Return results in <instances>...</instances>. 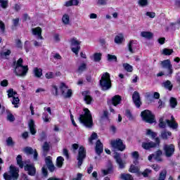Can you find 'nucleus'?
Listing matches in <instances>:
<instances>
[{
	"mask_svg": "<svg viewBox=\"0 0 180 180\" xmlns=\"http://www.w3.org/2000/svg\"><path fill=\"white\" fill-rule=\"evenodd\" d=\"M84 113L81 114L78 118L79 122L87 127V129H92L94 126V119L92 118V114L88 108L83 109Z\"/></svg>",
	"mask_w": 180,
	"mask_h": 180,
	"instance_id": "f257e3e1",
	"label": "nucleus"
},
{
	"mask_svg": "<svg viewBox=\"0 0 180 180\" xmlns=\"http://www.w3.org/2000/svg\"><path fill=\"white\" fill-rule=\"evenodd\" d=\"M100 86L103 91H109L112 88V80L110 79V74L106 72L103 74L99 81Z\"/></svg>",
	"mask_w": 180,
	"mask_h": 180,
	"instance_id": "f03ea898",
	"label": "nucleus"
},
{
	"mask_svg": "<svg viewBox=\"0 0 180 180\" xmlns=\"http://www.w3.org/2000/svg\"><path fill=\"white\" fill-rule=\"evenodd\" d=\"M141 117H142V120L146 123H149L150 124H153V123H155V115L153 114V112L150 110H145L141 112Z\"/></svg>",
	"mask_w": 180,
	"mask_h": 180,
	"instance_id": "7ed1b4c3",
	"label": "nucleus"
},
{
	"mask_svg": "<svg viewBox=\"0 0 180 180\" xmlns=\"http://www.w3.org/2000/svg\"><path fill=\"white\" fill-rule=\"evenodd\" d=\"M5 180H16L19 178V169L15 167L10 166V174L5 172L4 174Z\"/></svg>",
	"mask_w": 180,
	"mask_h": 180,
	"instance_id": "20e7f679",
	"label": "nucleus"
},
{
	"mask_svg": "<svg viewBox=\"0 0 180 180\" xmlns=\"http://www.w3.org/2000/svg\"><path fill=\"white\" fill-rule=\"evenodd\" d=\"M110 145L112 148L117 150V151H124L126 150V145L123 143V140L119 138L111 141Z\"/></svg>",
	"mask_w": 180,
	"mask_h": 180,
	"instance_id": "39448f33",
	"label": "nucleus"
},
{
	"mask_svg": "<svg viewBox=\"0 0 180 180\" xmlns=\"http://www.w3.org/2000/svg\"><path fill=\"white\" fill-rule=\"evenodd\" d=\"M85 158H86V150L85 149V147L82 146L79 148V152L77 158L78 168L82 165Z\"/></svg>",
	"mask_w": 180,
	"mask_h": 180,
	"instance_id": "423d86ee",
	"label": "nucleus"
},
{
	"mask_svg": "<svg viewBox=\"0 0 180 180\" xmlns=\"http://www.w3.org/2000/svg\"><path fill=\"white\" fill-rule=\"evenodd\" d=\"M155 140V142L150 141V142H143V143H142V148L144 150H150L151 148H159L160 144L161 143V141L160 140V138L156 137Z\"/></svg>",
	"mask_w": 180,
	"mask_h": 180,
	"instance_id": "0eeeda50",
	"label": "nucleus"
},
{
	"mask_svg": "<svg viewBox=\"0 0 180 180\" xmlns=\"http://www.w3.org/2000/svg\"><path fill=\"white\" fill-rule=\"evenodd\" d=\"M13 72L17 77H26L27 72H29V66L25 65L22 67L15 68Z\"/></svg>",
	"mask_w": 180,
	"mask_h": 180,
	"instance_id": "6e6552de",
	"label": "nucleus"
},
{
	"mask_svg": "<svg viewBox=\"0 0 180 180\" xmlns=\"http://www.w3.org/2000/svg\"><path fill=\"white\" fill-rule=\"evenodd\" d=\"M160 65L164 70H167V75H172L174 73V69H172V64L171 63V60L166 59L160 61Z\"/></svg>",
	"mask_w": 180,
	"mask_h": 180,
	"instance_id": "1a4fd4ad",
	"label": "nucleus"
},
{
	"mask_svg": "<svg viewBox=\"0 0 180 180\" xmlns=\"http://www.w3.org/2000/svg\"><path fill=\"white\" fill-rule=\"evenodd\" d=\"M70 43L71 46H74L71 49L72 53L76 56H78V53H79V51L81 50V41L77 40V38H72L70 40Z\"/></svg>",
	"mask_w": 180,
	"mask_h": 180,
	"instance_id": "9d476101",
	"label": "nucleus"
},
{
	"mask_svg": "<svg viewBox=\"0 0 180 180\" xmlns=\"http://www.w3.org/2000/svg\"><path fill=\"white\" fill-rule=\"evenodd\" d=\"M163 150L166 157H167V158H169V157H172V155H174V153H175V146L174 144H165L163 146Z\"/></svg>",
	"mask_w": 180,
	"mask_h": 180,
	"instance_id": "9b49d317",
	"label": "nucleus"
},
{
	"mask_svg": "<svg viewBox=\"0 0 180 180\" xmlns=\"http://www.w3.org/2000/svg\"><path fill=\"white\" fill-rule=\"evenodd\" d=\"M132 101L138 109L140 108L143 103L141 102V98H140V94L139 91H134L132 94Z\"/></svg>",
	"mask_w": 180,
	"mask_h": 180,
	"instance_id": "f8f14e48",
	"label": "nucleus"
},
{
	"mask_svg": "<svg viewBox=\"0 0 180 180\" xmlns=\"http://www.w3.org/2000/svg\"><path fill=\"white\" fill-rule=\"evenodd\" d=\"M24 151L26 154H27V155H32L34 154V161H37V158L39 157L37 150H33L32 147L27 146L24 148Z\"/></svg>",
	"mask_w": 180,
	"mask_h": 180,
	"instance_id": "ddd939ff",
	"label": "nucleus"
},
{
	"mask_svg": "<svg viewBox=\"0 0 180 180\" xmlns=\"http://www.w3.org/2000/svg\"><path fill=\"white\" fill-rule=\"evenodd\" d=\"M25 171H27L28 175L34 176L36 175V167L33 165H26L24 167Z\"/></svg>",
	"mask_w": 180,
	"mask_h": 180,
	"instance_id": "4468645a",
	"label": "nucleus"
},
{
	"mask_svg": "<svg viewBox=\"0 0 180 180\" xmlns=\"http://www.w3.org/2000/svg\"><path fill=\"white\" fill-rule=\"evenodd\" d=\"M89 91H85L82 93V96H84V101L86 103V105H91L92 102H94V98L89 95Z\"/></svg>",
	"mask_w": 180,
	"mask_h": 180,
	"instance_id": "2eb2a0df",
	"label": "nucleus"
},
{
	"mask_svg": "<svg viewBox=\"0 0 180 180\" xmlns=\"http://www.w3.org/2000/svg\"><path fill=\"white\" fill-rule=\"evenodd\" d=\"M115 160H116V162L119 165V168L120 169H123L126 166L124 165V162L122 160V158H120V154L118 153H116L115 155L114 156Z\"/></svg>",
	"mask_w": 180,
	"mask_h": 180,
	"instance_id": "dca6fc26",
	"label": "nucleus"
},
{
	"mask_svg": "<svg viewBox=\"0 0 180 180\" xmlns=\"http://www.w3.org/2000/svg\"><path fill=\"white\" fill-rule=\"evenodd\" d=\"M32 34L34 36H37V39H40V40H43L44 38H43V36L41 35V27H37L35 28H32Z\"/></svg>",
	"mask_w": 180,
	"mask_h": 180,
	"instance_id": "f3484780",
	"label": "nucleus"
},
{
	"mask_svg": "<svg viewBox=\"0 0 180 180\" xmlns=\"http://www.w3.org/2000/svg\"><path fill=\"white\" fill-rule=\"evenodd\" d=\"M96 153L98 155H101L103 153V144L101 142V140L96 142Z\"/></svg>",
	"mask_w": 180,
	"mask_h": 180,
	"instance_id": "a211bd4d",
	"label": "nucleus"
},
{
	"mask_svg": "<svg viewBox=\"0 0 180 180\" xmlns=\"http://www.w3.org/2000/svg\"><path fill=\"white\" fill-rule=\"evenodd\" d=\"M28 126L31 134H32V136H34V134L37 133V131L36 130V124H34V120L33 119L30 120Z\"/></svg>",
	"mask_w": 180,
	"mask_h": 180,
	"instance_id": "6ab92c4d",
	"label": "nucleus"
},
{
	"mask_svg": "<svg viewBox=\"0 0 180 180\" xmlns=\"http://www.w3.org/2000/svg\"><path fill=\"white\" fill-rule=\"evenodd\" d=\"M122 103V96L120 95L114 96L111 99V103L113 106H117Z\"/></svg>",
	"mask_w": 180,
	"mask_h": 180,
	"instance_id": "aec40b11",
	"label": "nucleus"
},
{
	"mask_svg": "<svg viewBox=\"0 0 180 180\" xmlns=\"http://www.w3.org/2000/svg\"><path fill=\"white\" fill-rule=\"evenodd\" d=\"M165 122L167 126L170 127V129H172L173 130H176V129H178V122H176V121L166 120Z\"/></svg>",
	"mask_w": 180,
	"mask_h": 180,
	"instance_id": "412c9836",
	"label": "nucleus"
},
{
	"mask_svg": "<svg viewBox=\"0 0 180 180\" xmlns=\"http://www.w3.org/2000/svg\"><path fill=\"white\" fill-rule=\"evenodd\" d=\"M141 36L145 39H148V40H151L154 36V34H153L151 32L143 31L141 32Z\"/></svg>",
	"mask_w": 180,
	"mask_h": 180,
	"instance_id": "4be33fe9",
	"label": "nucleus"
},
{
	"mask_svg": "<svg viewBox=\"0 0 180 180\" xmlns=\"http://www.w3.org/2000/svg\"><path fill=\"white\" fill-rule=\"evenodd\" d=\"M79 4V1L78 0H69L65 1V6L66 8H69V6H77Z\"/></svg>",
	"mask_w": 180,
	"mask_h": 180,
	"instance_id": "5701e85b",
	"label": "nucleus"
},
{
	"mask_svg": "<svg viewBox=\"0 0 180 180\" xmlns=\"http://www.w3.org/2000/svg\"><path fill=\"white\" fill-rule=\"evenodd\" d=\"M124 39V37L123 36V34H119L118 35L115 36L114 41L116 43V44H122Z\"/></svg>",
	"mask_w": 180,
	"mask_h": 180,
	"instance_id": "b1692460",
	"label": "nucleus"
},
{
	"mask_svg": "<svg viewBox=\"0 0 180 180\" xmlns=\"http://www.w3.org/2000/svg\"><path fill=\"white\" fill-rule=\"evenodd\" d=\"M33 71L36 78H40L43 75V70L41 68H34Z\"/></svg>",
	"mask_w": 180,
	"mask_h": 180,
	"instance_id": "393cba45",
	"label": "nucleus"
},
{
	"mask_svg": "<svg viewBox=\"0 0 180 180\" xmlns=\"http://www.w3.org/2000/svg\"><path fill=\"white\" fill-rule=\"evenodd\" d=\"M131 157L134 159V164L137 165L139 164V158H140V154H139L138 151H134L131 153Z\"/></svg>",
	"mask_w": 180,
	"mask_h": 180,
	"instance_id": "a878e982",
	"label": "nucleus"
},
{
	"mask_svg": "<svg viewBox=\"0 0 180 180\" xmlns=\"http://www.w3.org/2000/svg\"><path fill=\"white\" fill-rule=\"evenodd\" d=\"M60 91H61L62 95L64 96L65 99L71 98V96H72V89H68L66 94H65V91H64V89H60Z\"/></svg>",
	"mask_w": 180,
	"mask_h": 180,
	"instance_id": "bb28decb",
	"label": "nucleus"
},
{
	"mask_svg": "<svg viewBox=\"0 0 180 180\" xmlns=\"http://www.w3.org/2000/svg\"><path fill=\"white\" fill-rule=\"evenodd\" d=\"M163 86L165 88V89H168V91H172V88H174V86L169 80H167L166 82H163Z\"/></svg>",
	"mask_w": 180,
	"mask_h": 180,
	"instance_id": "cd10ccee",
	"label": "nucleus"
},
{
	"mask_svg": "<svg viewBox=\"0 0 180 180\" xmlns=\"http://www.w3.org/2000/svg\"><path fill=\"white\" fill-rule=\"evenodd\" d=\"M64 164V158L63 156H58L56 159V165L58 168H62Z\"/></svg>",
	"mask_w": 180,
	"mask_h": 180,
	"instance_id": "c85d7f7f",
	"label": "nucleus"
},
{
	"mask_svg": "<svg viewBox=\"0 0 180 180\" xmlns=\"http://www.w3.org/2000/svg\"><path fill=\"white\" fill-rule=\"evenodd\" d=\"M120 179L122 180H134V179L133 178V176H131V174H124V173L121 174Z\"/></svg>",
	"mask_w": 180,
	"mask_h": 180,
	"instance_id": "c756f323",
	"label": "nucleus"
},
{
	"mask_svg": "<svg viewBox=\"0 0 180 180\" xmlns=\"http://www.w3.org/2000/svg\"><path fill=\"white\" fill-rule=\"evenodd\" d=\"M17 164L20 167V168H23L25 167V163L23 162V160H22V156L20 155H18L16 158Z\"/></svg>",
	"mask_w": 180,
	"mask_h": 180,
	"instance_id": "7c9ffc66",
	"label": "nucleus"
},
{
	"mask_svg": "<svg viewBox=\"0 0 180 180\" xmlns=\"http://www.w3.org/2000/svg\"><path fill=\"white\" fill-rule=\"evenodd\" d=\"M168 136H172V133H171V131H164L161 132V138L163 140H168Z\"/></svg>",
	"mask_w": 180,
	"mask_h": 180,
	"instance_id": "2f4dec72",
	"label": "nucleus"
},
{
	"mask_svg": "<svg viewBox=\"0 0 180 180\" xmlns=\"http://www.w3.org/2000/svg\"><path fill=\"white\" fill-rule=\"evenodd\" d=\"M42 120L45 123H50L51 122V117L47 114V112H43Z\"/></svg>",
	"mask_w": 180,
	"mask_h": 180,
	"instance_id": "473e14b6",
	"label": "nucleus"
},
{
	"mask_svg": "<svg viewBox=\"0 0 180 180\" xmlns=\"http://www.w3.org/2000/svg\"><path fill=\"white\" fill-rule=\"evenodd\" d=\"M172 53H174V49L165 48L162 50V54H163V56H171Z\"/></svg>",
	"mask_w": 180,
	"mask_h": 180,
	"instance_id": "72a5a7b5",
	"label": "nucleus"
},
{
	"mask_svg": "<svg viewBox=\"0 0 180 180\" xmlns=\"http://www.w3.org/2000/svg\"><path fill=\"white\" fill-rule=\"evenodd\" d=\"M122 67L124 68L125 71L127 72H133V66L129 63H123Z\"/></svg>",
	"mask_w": 180,
	"mask_h": 180,
	"instance_id": "f704fd0d",
	"label": "nucleus"
},
{
	"mask_svg": "<svg viewBox=\"0 0 180 180\" xmlns=\"http://www.w3.org/2000/svg\"><path fill=\"white\" fill-rule=\"evenodd\" d=\"M136 41H137L131 40L128 44V50L131 54L134 53V51L133 50V44H136Z\"/></svg>",
	"mask_w": 180,
	"mask_h": 180,
	"instance_id": "c9c22d12",
	"label": "nucleus"
},
{
	"mask_svg": "<svg viewBox=\"0 0 180 180\" xmlns=\"http://www.w3.org/2000/svg\"><path fill=\"white\" fill-rule=\"evenodd\" d=\"M170 106L172 109L176 108V105H178V101L176 98L172 97L169 101Z\"/></svg>",
	"mask_w": 180,
	"mask_h": 180,
	"instance_id": "e433bc0d",
	"label": "nucleus"
},
{
	"mask_svg": "<svg viewBox=\"0 0 180 180\" xmlns=\"http://www.w3.org/2000/svg\"><path fill=\"white\" fill-rule=\"evenodd\" d=\"M62 22L64 25H70V15L64 14L62 17Z\"/></svg>",
	"mask_w": 180,
	"mask_h": 180,
	"instance_id": "4c0bfd02",
	"label": "nucleus"
},
{
	"mask_svg": "<svg viewBox=\"0 0 180 180\" xmlns=\"http://www.w3.org/2000/svg\"><path fill=\"white\" fill-rule=\"evenodd\" d=\"M108 61H110V63H117V57L115 55L108 54L107 55Z\"/></svg>",
	"mask_w": 180,
	"mask_h": 180,
	"instance_id": "58836bf2",
	"label": "nucleus"
},
{
	"mask_svg": "<svg viewBox=\"0 0 180 180\" xmlns=\"http://www.w3.org/2000/svg\"><path fill=\"white\" fill-rule=\"evenodd\" d=\"M161 155H162V151L161 150H158L155 152V160L157 161H162V159H161Z\"/></svg>",
	"mask_w": 180,
	"mask_h": 180,
	"instance_id": "ea45409f",
	"label": "nucleus"
},
{
	"mask_svg": "<svg viewBox=\"0 0 180 180\" xmlns=\"http://www.w3.org/2000/svg\"><path fill=\"white\" fill-rule=\"evenodd\" d=\"M165 178H167V170L163 169L160 172L159 174L158 180H165Z\"/></svg>",
	"mask_w": 180,
	"mask_h": 180,
	"instance_id": "a19ab883",
	"label": "nucleus"
},
{
	"mask_svg": "<svg viewBox=\"0 0 180 180\" xmlns=\"http://www.w3.org/2000/svg\"><path fill=\"white\" fill-rule=\"evenodd\" d=\"M94 61L96 63H98V62L101 61L102 60V53H95L94 54Z\"/></svg>",
	"mask_w": 180,
	"mask_h": 180,
	"instance_id": "79ce46f5",
	"label": "nucleus"
},
{
	"mask_svg": "<svg viewBox=\"0 0 180 180\" xmlns=\"http://www.w3.org/2000/svg\"><path fill=\"white\" fill-rule=\"evenodd\" d=\"M8 98H15V95L18 94V92L13 91V89H10L7 91Z\"/></svg>",
	"mask_w": 180,
	"mask_h": 180,
	"instance_id": "37998d69",
	"label": "nucleus"
},
{
	"mask_svg": "<svg viewBox=\"0 0 180 180\" xmlns=\"http://www.w3.org/2000/svg\"><path fill=\"white\" fill-rule=\"evenodd\" d=\"M125 116H127L129 120H134V117H133V114H131V111L127 109L125 110Z\"/></svg>",
	"mask_w": 180,
	"mask_h": 180,
	"instance_id": "c03bdc74",
	"label": "nucleus"
},
{
	"mask_svg": "<svg viewBox=\"0 0 180 180\" xmlns=\"http://www.w3.org/2000/svg\"><path fill=\"white\" fill-rule=\"evenodd\" d=\"M0 5L2 9H6L9 6L8 0H0Z\"/></svg>",
	"mask_w": 180,
	"mask_h": 180,
	"instance_id": "a18cd8bd",
	"label": "nucleus"
},
{
	"mask_svg": "<svg viewBox=\"0 0 180 180\" xmlns=\"http://www.w3.org/2000/svg\"><path fill=\"white\" fill-rule=\"evenodd\" d=\"M158 126L160 129H165V127H167V122H164V118H160L159 120Z\"/></svg>",
	"mask_w": 180,
	"mask_h": 180,
	"instance_id": "49530a36",
	"label": "nucleus"
},
{
	"mask_svg": "<svg viewBox=\"0 0 180 180\" xmlns=\"http://www.w3.org/2000/svg\"><path fill=\"white\" fill-rule=\"evenodd\" d=\"M85 70H86V63H81V65L79 66V68L77 69V72H84V71H85Z\"/></svg>",
	"mask_w": 180,
	"mask_h": 180,
	"instance_id": "de8ad7c7",
	"label": "nucleus"
},
{
	"mask_svg": "<svg viewBox=\"0 0 180 180\" xmlns=\"http://www.w3.org/2000/svg\"><path fill=\"white\" fill-rule=\"evenodd\" d=\"M19 102H20L19 97H13L12 104L14 105V108H19V105H18Z\"/></svg>",
	"mask_w": 180,
	"mask_h": 180,
	"instance_id": "09e8293b",
	"label": "nucleus"
},
{
	"mask_svg": "<svg viewBox=\"0 0 180 180\" xmlns=\"http://www.w3.org/2000/svg\"><path fill=\"white\" fill-rule=\"evenodd\" d=\"M129 172H131L132 174H136L139 172V168L137 167V166L131 165L129 168Z\"/></svg>",
	"mask_w": 180,
	"mask_h": 180,
	"instance_id": "8fccbe9b",
	"label": "nucleus"
},
{
	"mask_svg": "<svg viewBox=\"0 0 180 180\" xmlns=\"http://www.w3.org/2000/svg\"><path fill=\"white\" fill-rule=\"evenodd\" d=\"M146 136H151L152 139L157 137V133L153 131L151 129H147Z\"/></svg>",
	"mask_w": 180,
	"mask_h": 180,
	"instance_id": "3c124183",
	"label": "nucleus"
},
{
	"mask_svg": "<svg viewBox=\"0 0 180 180\" xmlns=\"http://www.w3.org/2000/svg\"><path fill=\"white\" fill-rule=\"evenodd\" d=\"M43 150H44L45 153H49V151H50V145L49 144V142L45 141V142L44 143Z\"/></svg>",
	"mask_w": 180,
	"mask_h": 180,
	"instance_id": "603ef678",
	"label": "nucleus"
},
{
	"mask_svg": "<svg viewBox=\"0 0 180 180\" xmlns=\"http://www.w3.org/2000/svg\"><path fill=\"white\" fill-rule=\"evenodd\" d=\"M96 139H98V134L97 133H92L91 136L89 139V143H91V144H92V141H94V140H96Z\"/></svg>",
	"mask_w": 180,
	"mask_h": 180,
	"instance_id": "864d4df0",
	"label": "nucleus"
},
{
	"mask_svg": "<svg viewBox=\"0 0 180 180\" xmlns=\"http://www.w3.org/2000/svg\"><path fill=\"white\" fill-rule=\"evenodd\" d=\"M138 4L139 6H147L148 5V0H139Z\"/></svg>",
	"mask_w": 180,
	"mask_h": 180,
	"instance_id": "5fc2aeb1",
	"label": "nucleus"
},
{
	"mask_svg": "<svg viewBox=\"0 0 180 180\" xmlns=\"http://www.w3.org/2000/svg\"><path fill=\"white\" fill-rule=\"evenodd\" d=\"M149 174H151V169H146L141 173V174L143 175V176L144 178H148Z\"/></svg>",
	"mask_w": 180,
	"mask_h": 180,
	"instance_id": "6e6d98bb",
	"label": "nucleus"
},
{
	"mask_svg": "<svg viewBox=\"0 0 180 180\" xmlns=\"http://www.w3.org/2000/svg\"><path fill=\"white\" fill-rule=\"evenodd\" d=\"M18 67H25V65H23V59L22 58H20L17 60L15 68H18Z\"/></svg>",
	"mask_w": 180,
	"mask_h": 180,
	"instance_id": "4d7b16f0",
	"label": "nucleus"
},
{
	"mask_svg": "<svg viewBox=\"0 0 180 180\" xmlns=\"http://www.w3.org/2000/svg\"><path fill=\"white\" fill-rule=\"evenodd\" d=\"M15 44L17 49H20V50H22V49H23V44H22V41H20V39H16Z\"/></svg>",
	"mask_w": 180,
	"mask_h": 180,
	"instance_id": "13d9d810",
	"label": "nucleus"
},
{
	"mask_svg": "<svg viewBox=\"0 0 180 180\" xmlns=\"http://www.w3.org/2000/svg\"><path fill=\"white\" fill-rule=\"evenodd\" d=\"M7 146H15V142H13V140L12 139V137H8L6 140Z\"/></svg>",
	"mask_w": 180,
	"mask_h": 180,
	"instance_id": "bf43d9fd",
	"label": "nucleus"
},
{
	"mask_svg": "<svg viewBox=\"0 0 180 180\" xmlns=\"http://www.w3.org/2000/svg\"><path fill=\"white\" fill-rule=\"evenodd\" d=\"M45 162H46L47 167L49 165H51L53 164V160H51V157H50V156L46 157L45 158Z\"/></svg>",
	"mask_w": 180,
	"mask_h": 180,
	"instance_id": "052dcab7",
	"label": "nucleus"
},
{
	"mask_svg": "<svg viewBox=\"0 0 180 180\" xmlns=\"http://www.w3.org/2000/svg\"><path fill=\"white\" fill-rule=\"evenodd\" d=\"M52 94L53 95H55V96H57L58 95V88H57V86L53 85L52 86Z\"/></svg>",
	"mask_w": 180,
	"mask_h": 180,
	"instance_id": "680f3d73",
	"label": "nucleus"
},
{
	"mask_svg": "<svg viewBox=\"0 0 180 180\" xmlns=\"http://www.w3.org/2000/svg\"><path fill=\"white\" fill-rule=\"evenodd\" d=\"M7 120L8 122H15V116H13V114L12 113H8L7 115Z\"/></svg>",
	"mask_w": 180,
	"mask_h": 180,
	"instance_id": "e2e57ef3",
	"label": "nucleus"
},
{
	"mask_svg": "<svg viewBox=\"0 0 180 180\" xmlns=\"http://www.w3.org/2000/svg\"><path fill=\"white\" fill-rule=\"evenodd\" d=\"M45 77L46 79H51V78L54 77V74L53 73V72H49L46 73Z\"/></svg>",
	"mask_w": 180,
	"mask_h": 180,
	"instance_id": "0e129e2a",
	"label": "nucleus"
},
{
	"mask_svg": "<svg viewBox=\"0 0 180 180\" xmlns=\"http://www.w3.org/2000/svg\"><path fill=\"white\" fill-rule=\"evenodd\" d=\"M63 155H65V157H66L67 160H68V158H70V153H69L68 149L63 148Z\"/></svg>",
	"mask_w": 180,
	"mask_h": 180,
	"instance_id": "69168bd1",
	"label": "nucleus"
},
{
	"mask_svg": "<svg viewBox=\"0 0 180 180\" xmlns=\"http://www.w3.org/2000/svg\"><path fill=\"white\" fill-rule=\"evenodd\" d=\"M13 25L14 27H18V26H19V18L13 19Z\"/></svg>",
	"mask_w": 180,
	"mask_h": 180,
	"instance_id": "338daca9",
	"label": "nucleus"
},
{
	"mask_svg": "<svg viewBox=\"0 0 180 180\" xmlns=\"http://www.w3.org/2000/svg\"><path fill=\"white\" fill-rule=\"evenodd\" d=\"M146 16H148L151 19H154V17L155 16V13L148 11V12H146Z\"/></svg>",
	"mask_w": 180,
	"mask_h": 180,
	"instance_id": "774afa93",
	"label": "nucleus"
}]
</instances>
